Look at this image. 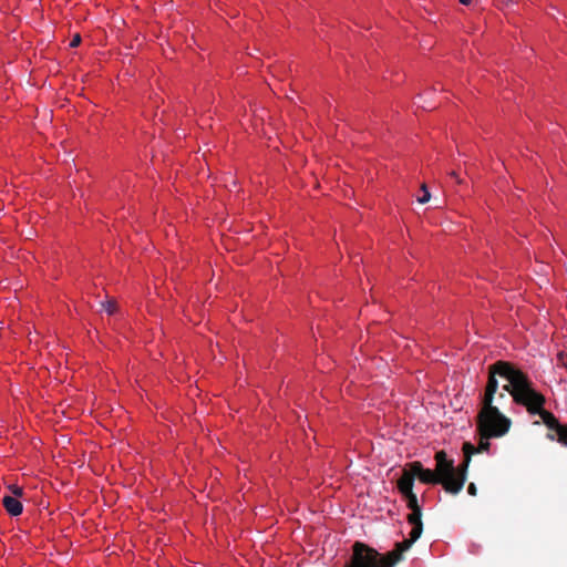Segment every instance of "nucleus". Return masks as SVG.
I'll list each match as a JSON object with an SVG mask.
<instances>
[{"mask_svg": "<svg viewBox=\"0 0 567 567\" xmlns=\"http://www.w3.org/2000/svg\"><path fill=\"white\" fill-rule=\"evenodd\" d=\"M514 390V402L524 406L532 415H539L543 423L548 427V439L557 440L559 443L567 445V425H563L556 416L544 409L546 398L535 389L529 377L522 374H512Z\"/></svg>", "mask_w": 567, "mask_h": 567, "instance_id": "nucleus-1", "label": "nucleus"}, {"mask_svg": "<svg viewBox=\"0 0 567 567\" xmlns=\"http://www.w3.org/2000/svg\"><path fill=\"white\" fill-rule=\"evenodd\" d=\"M516 373L522 374L523 377H528L525 372L509 362L497 361L489 367L487 384L482 396V409L478 414H482L484 420L496 419L497 421L503 422V429L501 431L494 432L493 434L505 435L509 431L512 424V421L503 413H501L496 406L493 405L494 394L498 389V381L496 375L507 380V384L503 386V390L508 392L514 399V390L511 388V385L513 384L512 374L514 375Z\"/></svg>", "mask_w": 567, "mask_h": 567, "instance_id": "nucleus-2", "label": "nucleus"}, {"mask_svg": "<svg viewBox=\"0 0 567 567\" xmlns=\"http://www.w3.org/2000/svg\"><path fill=\"white\" fill-rule=\"evenodd\" d=\"M465 460L462 467H456L453 460L447 458L444 451H439L435 454L436 474L443 478V488L451 494H458L466 481V468L468 466L471 454L474 447L470 443L463 446Z\"/></svg>", "mask_w": 567, "mask_h": 567, "instance_id": "nucleus-3", "label": "nucleus"}, {"mask_svg": "<svg viewBox=\"0 0 567 567\" xmlns=\"http://www.w3.org/2000/svg\"><path fill=\"white\" fill-rule=\"evenodd\" d=\"M394 561L381 555L368 545L357 542L352 546V555L344 567H393Z\"/></svg>", "mask_w": 567, "mask_h": 567, "instance_id": "nucleus-4", "label": "nucleus"}, {"mask_svg": "<svg viewBox=\"0 0 567 567\" xmlns=\"http://www.w3.org/2000/svg\"><path fill=\"white\" fill-rule=\"evenodd\" d=\"M477 426L481 434L478 444V452H488L491 447L489 439L501 437L502 435L493 434L494 432L501 431L504 426L503 422L494 420H484L482 414L477 415Z\"/></svg>", "mask_w": 567, "mask_h": 567, "instance_id": "nucleus-5", "label": "nucleus"}, {"mask_svg": "<svg viewBox=\"0 0 567 567\" xmlns=\"http://www.w3.org/2000/svg\"><path fill=\"white\" fill-rule=\"evenodd\" d=\"M423 532V524H419L416 526H412L410 532V538L404 539L402 542L396 543L395 549L390 551L385 557H388L389 561H394V565L401 560L402 554L410 549V547L420 538Z\"/></svg>", "mask_w": 567, "mask_h": 567, "instance_id": "nucleus-6", "label": "nucleus"}, {"mask_svg": "<svg viewBox=\"0 0 567 567\" xmlns=\"http://www.w3.org/2000/svg\"><path fill=\"white\" fill-rule=\"evenodd\" d=\"M401 495L404 497L408 508L411 509V513L408 516L409 524L411 526H416L419 524H422V520H421L422 512H421V507L417 503L416 494L413 493V491H410V493L406 492Z\"/></svg>", "mask_w": 567, "mask_h": 567, "instance_id": "nucleus-7", "label": "nucleus"}, {"mask_svg": "<svg viewBox=\"0 0 567 567\" xmlns=\"http://www.w3.org/2000/svg\"><path fill=\"white\" fill-rule=\"evenodd\" d=\"M411 468L414 470L416 477L424 484H442L443 478L435 471L424 468L421 462H412Z\"/></svg>", "mask_w": 567, "mask_h": 567, "instance_id": "nucleus-8", "label": "nucleus"}, {"mask_svg": "<svg viewBox=\"0 0 567 567\" xmlns=\"http://www.w3.org/2000/svg\"><path fill=\"white\" fill-rule=\"evenodd\" d=\"M409 467L404 468L401 477L398 480V489L401 494L413 491L414 480L416 475L414 474V470L411 468V463L408 465Z\"/></svg>", "mask_w": 567, "mask_h": 567, "instance_id": "nucleus-9", "label": "nucleus"}, {"mask_svg": "<svg viewBox=\"0 0 567 567\" xmlns=\"http://www.w3.org/2000/svg\"><path fill=\"white\" fill-rule=\"evenodd\" d=\"M2 504H3V507L6 508V511L11 516H18L23 511L22 503L17 497L11 496V495L3 496Z\"/></svg>", "mask_w": 567, "mask_h": 567, "instance_id": "nucleus-10", "label": "nucleus"}, {"mask_svg": "<svg viewBox=\"0 0 567 567\" xmlns=\"http://www.w3.org/2000/svg\"><path fill=\"white\" fill-rule=\"evenodd\" d=\"M430 192L427 190L425 185H422V196L417 197V202L420 204H425L430 200Z\"/></svg>", "mask_w": 567, "mask_h": 567, "instance_id": "nucleus-11", "label": "nucleus"}, {"mask_svg": "<svg viewBox=\"0 0 567 567\" xmlns=\"http://www.w3.org/2000/svg\"><path fill=\"white\" fill-rule=\"evenodd\" d=\"M559 363L567 369V352H559L557 355Z\"/></svg>", "mask_w": 567, "mask_h": 567, "instance_id": "nucleus-12", "label": "nucleus"}, {"mask_svg": "<svg viewBox=\"0 0 567 567\" xmlns=\"http://www.w3.org/2000/svg\"><path fill=\"white\" fill-rule=\"evenodd\" d=\"M476 486L474 483H471L468 486H467V493L472 496H475L476 495Z\"/></svg>", "mask_w": 567, "mask_h": 567, "instance_id": "nucleus-13", "label": "nucleus"}, {"mask_svg": "<svg viewBox=\"0 0 567 567\" xmlns=\"http://www.w3.org/2000/svg\"><path fill=\"white\" fill-rule=\"evenodd\" d=\"M10 488H11L14 497L18 498V496L22 495V488L21 487H19V486H11Z\"/></svg>", "mask_w": 567, "mask_h": 567, "instance_id": "nucleus-14", "label": "nucleus"}, {"mask_svg": "<svg viewBox=\"0 0 567 567\" xmlns=\"http://www.w3.org/2000/svg\"><path fill=\"white\" fill-rule=\"evenodd\" d=\"M80 42H81V38H80V35H75V37L72 39V41H71V43H70V45L74 48V47L79 45V43H80Z\"/></svg>", "mask_w": 567, "mask_h": 567, "instance_id": "nucleus-15", "label": "nucleus"}, {"mask_svg": "<svg viewBox=\"0 0 567 567\" xmlns=\"http://www.w3.org/2000/svg\"><path fill=\"white\" fill-rule=\"evenodd\" d=\"M106 311L112 315L114 312V305L111 302L107 303Z\"/></svg>", "mask_w": 567, "mask_h": 567, "instance_id": "nucleus-16", "label": "nucleus"}, {"mask_svg": "<svg viewBox=\"0 0 567 567\" xmlns=\"http://www.w3.org/2000/svg\"><path fill=\"white\" fill-rule=\"evenodd\" d=\"M471 1H472V0H460V2H461L462 4H465V6L470 4V3H471Z\"/></svg>", "mask_w": 567, "mask_h": 567, "instance_id": "nucleus-17", "label": "nucleus"}, {"mask_svg": "<svg viewBox=\"0 0 567 567\" xmlns=\"http://www.w3.org/2000/svg\"><path fill=\"white\" fill-rule=\"evenodd\" d=\"M451 175L456 178L455 172H452Z\"/></svg>", "mask_w": 567, "mask_h": 567, "instance_id": "nucleus-18", "label": "nucleus"}]
</instances>
